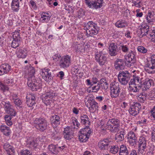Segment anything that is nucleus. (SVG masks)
<instances>
[{"label": "nucleus", "instance_id": "nucleus-7", "mask_svg": "<svg viewBox=\"0 0 155 155\" xmlns=\"http://www.w3.org/2000/svg\"><path fill=\"white\" fill-rule=\"evenodd\" d=\"M85 101L86 106L89 108L90 112H94L97 110L98 103L92 98L87 96Z\"/></svg>", "mask_w": 155, "mask_h": 155}, {"label": "nucleus", "instance_id": "nucleus-2", "mask_svg": "<svg viewBox=\"0 0 155 155\" xmlns=\"http://www.w3.org/2000/svg\"><path fill=\"white\" fill-rule=\"evenodd\" d=\"M44 90L45 93L43 95L42 101L46 105H50L54 100L53 98L56 97L58 94L50 87H45Z\"/></svg>", "mask_w": 155, "mask_h": 155}, {"label": "nucleus", "instance_id": "nucleus-49", "mask_svg": "<svg viewBox=\"0 0 155 155\" xmlns=\"http://www.w3.org/2000/svg\"><path fill=\"white\" fill-rule=\"evenodd\" d=\"M41 16L40 20L43 22H48L50 20V17L48 16L43 14H41Z\"/></svg>", "mask_w": 155, "mask_h": 155}, {"label": "nucleus", "instance_id": "nucleus-33", "mask_svg": "<svg viewBox=\"0 0 155 155\" xmlns=\"http://www.w3.org/2000/svg\"><path fill=\"white\" fill-rule=\"evenodd\" d=\"M19 3L18 0H13L11 6L12 10L15 12H17L19 9Z\"/></svg>", "mask_w": 155, "mask_h": 155}, {"label": "nucleus", "instance_id": "nucleus-38", "mask_svg": "<svg viewBox=\"0 0 155 155\" xmlns=\"http://www.w3.org/2000/svg\"><path fill=\"white\" fill-rule=\"evenodd\" d=\"M48 149L52 154H57L58 152V150L57 147L54 145L51 144L49 146Z\"/></svg>", "mask_w": 155, "mask_h": 155}, {"label": "nucleus", "instance_id": "nucleus-19", "mask_svg": "<svg viewBox=\"0 0 155 155\" xmlns=\"http://www.w3.org/2000/svg\"><path fill=\"white\" fill-rule=\"evenodd\" d=\"M141 108V104L139 103H136L130 106L129 112L131 115L136 116L139 113L140 110Z\"/></svg>", "mask_w": 155, "mask_h": 155}, {"label": "nucleus", "instance_id": "nucleus-16", "mask_svg": "<svg viewBox=\"0 0 155 155\" xmlns=\"http://www.w3.org/2000/svg\"><path fill=\"white\" fill-rule=\"evenodd\" d=\"M71 57L68 55L63 57L59 63L60 68H65L68 67L71 63Z\"/></svg>", "mask_w": 155, "mask_h": 155}, {"label": "nucleus", "instance_id": "nucleus-44", "mask_svg": "<svg viewBox=\"0 0 155 155\" xmlns=\"http://www.w3.org/2000/svg\"><path fill=\"white\" fill-rule=\"evenodd\" d=\"M110 151L111 153L115 154L118 152L119 148L117 146H110Z\"/></svg>", "mask_w": 155, "mask_h": 155}, {"label": "nucleus", "instance_id": "nucleus-54", "mask_svg": "<svg viewBox=\"0 0 155 155\" xmlns=\"http://www.w3.org/2000/svg\"><path fill=\"white\" fill-rule=\"evenodd\" d=\"M21 155H31V153L28 150H23L20 152Z\"/></svg>", "mask_w": 155, "mask_h": 155}, {"label": "nucleus", "instance_id": "nucleus-42", "mask_svg": "<svg viewBox=\"0 0 155 155\" xmlns=\"http://www.w3.org/2000/svg\"><path fill=\"white\" fill-rule=\"evenodd\" d=\"M27 145L28 147L31 148H33L36 147L38 145V144L33 140L30 141L28 140L27 141Z\"/></svg>", "mask_w": 155, "mask_h": 155}, {"label": "nucleus", "instance_id": "nucleus-13", "mask_svg": "<svg viewBox=\"0 0 155 155\" xmlns=\"http://www.w3.org/2000/svg\"><path fill=\"white\" fill-rule=\"evenodd\" d=\"M13 40L11 43V46L13 48H16L18 47L20 43L21 40L20 36V33L18 31L13 32Z\"/></svg>", "mask_w": 155, "mask_h": 155}, {"label": "nucleus", "instance_id": "nucleus-46", "mask_svg": "<svg viewBox=\"0 0 155 155\" xmlns=\"http://www.w3.org/2000/svg\"><path fill=\"white\" fill-rule=\"evenodd\" d=\"M84 46L82 44H78L75 46V48L77 51L82 52L84 51L85 48Z\"/></svg>", "mask_w": 155, "mask_h": 155}, {"label": "nucleus", "instance_id": "nucleus-3", "mask_svg": "<svg viewBox=\"0 0 155 155\" xmlns=\"http://www.w3.org/2000/svg\"><path fill=\"white\" fill-rule=\"evenodd\" d=\"M86 29V33L89 36L92 37L98 33L99 28L97 24L92 21H89L84 27Z\"/></svg>", "mask_w": 155, "mask_h": 155}, {"label": "nucleus", "instance_id": "nucleus-64", "mask_svg": "<svg viewBox=\"0 0 155 155\" xmlns=\"http://www.w3.org/2000/svg\"><path fill=\"white\" fill-rule=\"evenodd\" d=\"M153 90L151 91L150 94H149V95L151 98L155 97V88H154Z\"/></svg>", "mask_w": 155, "mask_h": 155}, {"label": "nucleus", "instance_id": "nucleus-31", "mask_svg": "<svg viewBox=\"0 0 155 155\" xmlns=\"http://www.w3.org/2000/svg\"><path fill=\"white\" fill-rule=\"evenodd\" d=\"M155 13L154 12L149 11L146 18L147 22L149 24H152L155 18Z\"/></svg>", "mask_w": 155, "mask_h": 155}, {"label": "nucleus", "instance_id": "nucleus-48", "mask_svg": "<svg viewBox=\"0 0 155 155\" xmlns=\"http://www.w3.org/2000/svg\"><path fill=\"white\" fill-rule=\"evenodd\" d=\"M137 49L138 51L143 54L146 53L147 51V49L141 46H138Z\"/></svg>", "mask_w": 155, "mask_h": 155}, {"label": "nucleus", "instance_id": "nucleus-63", "mask_svg": "<svg viewBox=\"0 0 155 155\" xmlns=\"http://www.w3.org/2000/svg\"><path fill=\"white\" fill-rule=\"evenodd\" d=\"M72 70L74 71L75 73H78V72L79 69L78 68V66H75L73 68Z\"/></svg>", "mask_w": 155, "mask_h": 155}, {"label": "nucleus", "instance_id": "nucleus-14", "mask_svg": "<svg viewBox=\"0 0 155 155\" xmlns=\"http://www.w3.org/2000/svg\"><path fill=\"white\" fill-rule=\"evenodd\" d=\"M2 103L5 107V111L12 116H15L16 112L14 109L12 108V105L10 104L9 101L6 102L3 101Z\"/></svg>", "mask_w": 155, "mask_h": 155}, {"label": "nucleus", "instance_id": "nucleus-22", "mask_svg": "<svg viewBox=\"0 0 155 155\" xmlns=\"http://www.w3.org/2000/svg\"><path fill=\"white\" fill-rule=\"evenodd\" d=\"M64 138L66 140H70L73 137L74 133L72 128L67 127L64 128Z\"/></svg>", "mask_w": 155, "mask_h": 155}, {"label": "nucleus", "instance_id": "nucleus-41", "mask_svg": "<svg viewBox=\"0 0 155 155\" xmlns=\"http://www.w3.org/2000/svg\"><path fill=\"white\" fill-rule=\"evenodd\" d=\"M124 133L120 132L119 133H118L116 135L115 139L117 142H120L123 141L124 139Z\"/></svg>", "mask_w": 155, "mask_h": 155}, {"label": "nucleus", "instance_id": "nucleus-45", "mask_svg": "<svg viewBox=\"0 0 155 155\" xmlns=\"http://www.w3.org/2000/svg\"><path fill=\"white\" fill-rule=\"evenodd\" d=\"M3 147L4 149L7 152L10 151L11 150H12L13 149H14L13 147L8 143H5L3 145Z\"/></svg>", "mask_w": 155, "mask_h": 155}, {"label": "nucleus", "instance_id": "nucleus-28", "mask_svg": "<svg viewBox=\"0 0 155 155\" xmlns=\"http://www.w3.org/2000/svg\"><path fill=\"white\" fill-rule=\"evenodd\" d=\"M114 67L115 69L118 70L124 69L125 65L123 60L120 59H117L114 63Z\"/></svg>", "mask_w": 155, "mask_h": 155}, {"label": "nucleus", "instance_id": "nucleus-11", "mask_svg": "<svg viewBox=\"0 0 155 155\" xmlns=\"http://www.w3.org/2000/svg\"><path fill=\"white\" fill-rule=\"evenodd\" d=\"M144 70L149 74L155 73V55L152 57L150 62L148 63L145 65Z\"/></svg>", "mask_w": 155, "mask_h": 155}, {"label": "nucleus", "instance_id": "nucleus-9", "mask_svg": "<svg viewBox=\"0 0 155 155\" xmlns=\"http://www.w3.org/2000/svg\"><path fill=\"white\" fill-rule=\"evenodd\" d=\"M79 132V140L81 142H85L89 138L91 131L90 128L87 127L81 129Z\"/></svg>", "mask_w": 155, "mask_h": 155}, {"label": "nucleus", "instance_id": "nucleus-23", "mask_svg": "<svg viewBox=\"0 0 155 155\" xmlns=\"http://www.w3.org/2000/svg\"><path fill=\"white\" fill-rule=\"evenodd\" d=\"M128 141L132 146H134L137 143V137L135 134L133 132H129L127 135Z\"/></svg>", "mask_w": 155, "mask_h": 155}, {"label": "nucleus", "instance_id": "nucleus-43", "mask_svg": "<svg viewBox=\"0 0 155 155\" xmlns=\"http://www.w3.org/2000/svg\"><path fill=\"white\" fill-rule=\"evenodd\" d=\"M14 116H12L10 115H5V118L7 125L9 126L12 125V123L11 120L12 118Z\"/></svg>", "mask_w": 155, "mask_h": 155}, {"label": "nucleus", "instance_id": "nucleus-15", "mask_svg": "<svg viewBox=\"0 0 155 155\" xmlns=\"http://www.w3.org/2000/svg\"><path fill=\"white\" fill-rule=\"evenodd\" d=\"M135 53L132 51L129 52L125 58V63L128 67H130L133 66L135 62Z\"/></svg>", "mask_w": 155, "mask_h": 155}, {"label": "nucleus", "instance_id": "nucleus-30", "mask_svg": "<svg viewBox=\"0 0 155 155\" xmlns=\"http://www.w3.org/2000/svg\"><path fill=\"white\" fill-rule=\"evenodd\" d=\"M53 120L51 121L52 125L54 128H57V127L60 123V118L57 115H54L52 116Z\"/></svg>", "mask_w": 155, "mask_h": 155}, {"label": "nucleus", "instance_id": "nucleus-25", "mask_svg": "<svg viewBox=\"0 0 155 155\" xmlns=\"http://www.w3.org/2000/svg\"><path fill=\"white\" fill-rule=\"evenodd\" d=\"M11 70V66L8 64H4L0 66V75L8 73Z\"/></svg>", "mask_w": 155, "mask_h": 155}, {"label": "nucleus", "instance_id": "nucleus-12", "mask_svg": "<svg viewBox=\"0 0 155 155\" xmlns=\"http://www.w3.org/2000/svg\"><path fill=\"white\" fill-rule=\"evenodd\" d=\"M35 123L36 124V128L40 131H43L47 129V121L43 118L36 119Z\"/></svg>", "mask_w": 155, "mask_h": 155}, {"label": "nucleus", "instance_id": "nucleus-58", "mask_svg": "<svg viewBox=\"0 0 155 155\" xmlns=\"http://www.w3.org/2000/svg\"><path fill=\"white\" fill-rule=\"evenodd\" d=\"M132 3L137 7H140V1L139 0H132Z\"/></svg>", "mask_w": 155, "mask_h": 155}, {"label": "nucleus", "instance_id": "nucleus-5", "mask_svg": "<svg viewBox=\"0 0 155 155\" xmlns=\"http://www.w3.org/2000/svg\"><path fill=\"white\" fill-rule=\"evenodd\" d=\"M147 137L143 134L140 137L138 141V152L142 154H144L147 151Z\"/></svg>", "mask_w": 155, "mask_h": 155}, {"label": "nucleus", "instance_id": "nucleus-32", "mask_svg": "<svg viewBox=\"0 0 155 155\" xmlns=\"http://www.w3.org/2000/svg\"><path fill=\"white\" fill-rule=\"evenodd\" d=\"M143 81V78H140L137 77L131 79L130 81L137 85L140 86V87H141Z\"/></svg>", "mask_w": 155, "mask_h": 155}, {"label": "nucleus", "instance_id": "nucleus-61", "mask_svg": "<svg viewBox=\"0 0 155 155\" xmlns=\"http://www.w3.org/2000/svg\"><path fill=\"white\" fill-rule=\"evenodd\" d=\"M61 58V56L60 54H56L55 55L52 57L53 60L56 61L58 60L60 58Z\"/></svg>", "mask_w": 155, "mask_h": 155}, {"label": "nucleus", "instance_id": "nucleus-50", "mask_svg": "<svg viewBox=\"0 0 155 155\" xmlns=\"http://www.w3.org/2000/svg\"><path fill=\"white\" fill-rule=\"evenodd\" d=\"M72 123L74 126H76V127H74V129H77L79 127L80 124L78 122V120L75 118H74V119L72 118Z\"/></svg>", "mask_w": 155, "mask_h": 155}, {"label": "nucleus", "instance_id": "nucleus-17", "mask_svg": "<svg viewBox=\"0 0 155 155\" xmlns=\"http://www.w3.org/2000/svg\"><path fill=\"white\" fill-rule=\"evenodd\" d=\"M111 141L107 138L100 140L98 143L99 148L101 150H108L110 146Z\"/></svg>", "mask_w": 155, "mask_h": 155}, {"label": "nucleus", "instance_id": "nucleus-34", "mask_svg": "<svg viewBox=\"0 0 155 155\" xmlns=\"http://www.w3.org/2000/svg\"><path fill=\"white\" fill-rule=\"evenodd\" d=\"M119 149V155H128L129 152L126 146L121 145Z\"/></svg>", "mask_w": 155, "mask_h": 155}, {"label": "nucleus", "instance_id": "nucleus-1", "mask_svg": "<svg viewBox=\"0 0 155 155\" xmlns=\"http://www.w3.org/2000/svg\"><path fill=\"white\" fill-rule=\"evenodd\" d=\"M25 69L26 74L28 75L27 82L28 86L33 91H37L40 89L41 88V84L37 82V80L35 78L34 74L35 70L34 68L31 65H29L26 66Z\"/></svg>", "mask_w": 155, "mask_h": 155}, {"label": "nucleus", "instance_id": "nucleus-26", "mask_svg": "<svg viewBox=\"0 0 155 155\" xmlns=\"http://www.w3.org/2000/svg\"><path fill=\"white\" fill-rule=\"evenodd\" d=\"M117 47L114 43H110L109 46V53L111 56H114L117 54Z\"/></svg>", "mask_w": 155, "mask_h": 155}, {"label": "nucleus", "instance_id": "nucleus-6", "mask_svg": "<svg viewBox=\"0 0 155 155\" xmlns=\"http://www.w3.org/2000/svg\"><path fill=\"white\" fill-rule=\"evenodd\" d=\"M131 74L127 71H120L118 76L119 81L123 85L127 84L130 79Z\"/></svg>", "mask_w": 155, "mask_h": 155}, {"label": "nucleus", "instance_id": "nucleus-56", "mask_svg": "<svg viewBox=\"0 0 155 155\" xmlns=\"http://www.w3.org/2000/svg\"><path fill=\"white\" fill-rule=\"evenodd\" d=\"M121 49L122 51L124 52H127L129 50V48L127 45H121Z\"/></svg>", "mask_w": 155, "mask_h": 155}, {"label": "nucleus", "instance_id": "nucleus-37", "mask_svg": "<svg viewBox=\"0 0 155 155\" xmlns=\"http://www.w3.org/2000/svg\"><path fill=\"white\" fill-rule=\"evenodd\" d=\"M115 26L118 28H122L127 26V22L124 20H119L115 24Z\"/></svg>", "mask_w": 155, "mask_h": 155}, {"label": "nucleus", "instance_id": "nucleus-18", "mask_svg": "<svg viewBox=\"0 0 155 155\" xmlns=\"http://www.w3.org/2000/svg\"><path fill=\"white\" fill-rule=\"evenodd\" d=\"M95 59L101 66L105 64L107 61V58L105 55L100 51L97 52L95 54Z\"/></svg>", "mask_w": 155, "mask_h": 155}, {"label": "nucleus", "instance_id": "nucleus-47", "mask_svg": "<svg viewBox=\"0 0 155 155\" xmlns=\"http://www.w3.org/2000/svg\"><path fill=\"white\" fill-rule=\"evenodd\" d=\"M139 99L142 102H143L146 99L147 95L144 93H142L138 96Z\"/></svg>", "mask_w": 155, "mask_h": 155}, {"label": "nucleus", "instance_id": "nucleus-10", "mask_svg": "<svg viewBox=\"0 0 155 155\" xmlns=\"http://www.w3.org/2000/svg\"><path fill=\"white\" fill-rule=\"evenodd\" d=\"M110 96L112 98H116L118 97L120 92L119 83L117 82H112L110 84Z\"/></svg>", "mask_w": 155, "mask_h": 155}, {"label": "nucleus", "instance_id": "nucleus-20", "mask_svg": "<svg viewBox=\"0 0 155 155\" xmlns=\"http://www.w3.org/2000/svg\"><path fill=\"white\" fill-rule=\"evenodd\" d=\"M149 27L146 25H142L137 31V33L139 37L142 38L147 35L149 33Z\"/></svg>", "mask_w": 155, "mask_h": 155}, {"label": "nucleus", "instance_id": "nucleus-60", "mask_svg": "<svg viewBox=\"0 0 155 155\" xmlns=\"http://www.w3.org/2000/svg\"><path fill=\"white\" fill-rule=\"evenodd\" d=\"M101 85L102 88L105 90L107 89L108 87V84L107 82H105V83H104L102 84H101Z\"/></svg>", "mask_w": 155, "mask_h": 155}, {"label": "nucleus", "instance_id": "nucleus-53", "mask_svg": "<svg viewBox=\"0 0 155 155\" xmlns=\"http://www.w3.org/2000/svg\"><path fill=\"white\" fill-rule=\"evenodd\" d=\"M148 37L152 41L155 42V32H152L150 34L148 35Z\"/></svg>", "mask_w": 155, "mask_h": 155}, {"label": "nucleus", "instance_id": "nucleus-24", "mask_svg": "<svg viewBox=\"0 0 155 155\" xmlns=\"http://www.w3.org/2000/svg\"><path fill=\"white\" fill-rule=\"evenodd\" d=\"M153 81L151 79L146 78L144 80L142 83L141 87L142 88V91H146L150 87Z\"/></svg>", "mask_w": 155, "mask_h": 155}, {"label": "nucleus", "instance_id": "nucleus-21", "mask_svg": "<svg viewBox=\"0 0 155 155\" xmlns=\"http://www.w3.org/2000/svg\"><path fill=\"white\" fill-rule=\"evenodd\" d=\"M41 74L42 78L46 81H48L52 79V77L51 76V73L48 68L41 70Z\"/></svg>", "mask_w": 155, "mask_h": 155}, {"label": "nucleus", "instance_id": "nucleus-4", "mask_svg": "<svg viewBox=\"0 0 155 155\" xmlns=\"http://www.w3.org/2000/svg\"><path fill=\"white\" fill-rule=\"evenodd\" d=\"M120 121L117 118L109 119L107 123V128L111 132H116L119 130Z\"/></svg>", "mask_w": 155, "mask_h": 155}, {"label": "nucleus", "instance_id": "nucleus-62", "mask_svg": "<svg viewBox=\"0 0 155 155\" xmlns=\"http://www.w3.org/2000/svg\"><path fill=\"white\" fill-rule=\"evenodd\" d=\"M152 141H155V129H153L151 134Z\"/></svg>", "mask_w": 155, "mask_h": 155}, {"label": "nucleus", "instance_id": "nucleus-57", "mask_svg": "<svg viewBox=\"0 0 155 155\" xmlns=\"http://www.w3.org/2000/svg\"><path fill=\"white\" fill-rule=\"evenodd\" d=\"M13 101L14 102L15 105L18 107L20 106L22 104L21 100L19 99H16L15 100H14Z\"/></svg>", "mask_w": 155, "mask_h": 155}, {"label": "nucleus", "instance_id": "nucleus-59", "mask_svg": "<svg viewBox=\"0 0 155 155\" xmlns=\"http://www.w3.org/2000/svg\"><path fill=\"white\" fill-rule=\"evenodd\" d=\"M29 3L31 5L32 8L34 9H36L37 7L36 3L33 0H31L29 2Z\"/></svg>", "mask_w": 155, "mask_h": 155}, {"label": "nucleus", "instance_id": "nucleus-55", "mask_svg": "<svg viewBox=\"0 0 155 155\" xmlns=\"http://www.w3.org/2000/svg\"><path fill=\"white\" fill-rule=\"evenodd\" d=\"M100 88V86L99 83L97 84L96 85L92 87V89L94 92H97L98 91Z\"/></svg>", "mask_w": 155, "mask_h": 155}, {"label": "nucleus", "instance_id": "nucleus-29", "mask_svg": "<svg viewBox=\"0 0 155 155\" xmlns=\"http://www.w3.org/2000/svg\"><path fill=\"white\" fill-rule=\"evenodd\" d=\"M140 88V86L137 85L133 83L130 82L129 83V86L128 87V90L130 92H137L139 90V88Z\"/></svg>", "mask_w": 155, "mask_h": 155}, {"label": "nucleus", "instance_id": "nucleus-36", "mask_svg": "<svg viewBox=\"0 0 155 155\" xmlns=\"http://www.w3.org/2000/svg\"><path fill=\"white\" fill-rule=\"evenodd\" d=\"M81 123L83 124L86 125L87 124H89L90 122L86 114H83L80 117Z\"/></svg>", "mask_w": 155, "mask_h": 155}, {"label": "nucleus", "instance_id": "nucleus-40", "mask_svg": "<svg viewBox=\"0 0 155 155\" xmlns=\"http://www.w3.org/2000/svg\"><path fill=\"white\" fill-rule=\"evenodd\" d=\"M54 129V130L52 131V134H51L52 137L54 139L59 140L60 138L58 136L59 131L58 129L57 128Z\"/></svg>", "mask_w": 155, "mask_h": 155}, {"label": "nucleus", "instance_id": "nucleus-52", "mask_svg": "<svg viewBox=\"0 0 155 155\" xmlns=\"http://www.w3.org/2000/svg\"><path fill=\"white\" fill-rule=\"evenodd\" d=\"M77 13V14L78 15V17L80 18L83 17L84 15V11L81 8H80L78 11Z\"/></svg>", "mask_w": 155, "mask_h": 155}, {"label": "nucleus", "instance_id": "nucleus-35", "mask_svg": "<svg viewBox=\"0 0 155 155\" xmlns=\"http://www.w3.org/2000/svg\"><path fill=\"white\" fill-rule=\"evenodd\" d=\"M0 130L6 136H8L10 134L11 130L9 127L5 125H2L1 126Z\"/></svg>", "mask_w": 155, "mask_h": 155}, {"label": "nucleus", "instance_id": "nucleus-39", "mask_svg": "<svg viewBox=\"0 0 155 155\" xmlns=\"http://www.w3.org/2000/svg\"><path fill=\"white\" fill-rule=\"evenodd\" d=\"M18 57L20 58H24L26 56V51L24 49H20L17 52Z\"/></svg>", "mask_w": 155, "mask_h": 155}, {"label": "nucleus", "instance_id": "nucleus-27", "mask_svg": "<svg viewBox=\"0 0 155 155\" xmlns=\"http://www.w3.org/2000/svg\"><path fill=\"white\" fill-rule=\"evenodd\" d=\"M35 97L31 94H28L26 96V103L29 107L34 106L35 104Z\"/></svg>", "mask_w": 155, "mask_h": 155}, {"label": "nucleus", "instance_id": "nucleus-51", "mask_svg": "<svg viewBox=\"0 0 155 155\" xmlns=\"http://www.w3.org/2000/svg\"><path fill=\"white\" fill-rule=\"evenodd\" d=\"M8 89L9 88L8 87L0 82V90L4 92L8 91Z\"/></svg>", "mask_w": 155, "mask_h": 155}, {"label": "nucleus", "instance_id": "nucleus-8", "mask_svg": "<svg viewBox=\"0 0 155 155\" xmlns=\"http://www.w3.org/2000/svg\"><path fill=\"white\" fill-rule=\"evenodd\" d=\"M84 2L89 8L97 9L102 6L103 0H84Z\"/></svg>", "mask_w": 155, "mask_h": 155}]
</instances>
